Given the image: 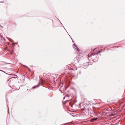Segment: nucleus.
Masks as SVG:
<instances>
[{
  "label": "nucleus",
  "instance_id": "nucleus-4",
  "mask_svg": "<svg viewBox=\"0 0 125 125\" xmlns=\"http://www.w3.org/2000/svg\"><path fill=\"white\" fill-rule=\"evenodd\" d=\"M41 81L42 82V84H43V80L42 79H41Z\"/></svg>",
  "mask_w": 125,
  "mask_h": 125
},
{
  "label": "nucleus",
  "instance_id": "nucleus-8",
  "mask_svg": "<svg viewBox=\"0 0 125 125\" xmlns=\"http://www.w3.org/2000/svg\"><path fill=\"white\" fill-rule=\"evenodd\" d=\"M11 54H13V53H12V52H11Z\"/></svg>",
  "mask_w": 125,
  "mask_h": 125
},
{
  "label": "nucleus",
  "instance_id": "nucleus-10",
  "mask_svg": "<svg viewBox=\"0 0 125 125\" xmlns=\"http://www.w3.org/2000/svg\"><path fill=\"white\" fill-rule=\"evenodd\" d=\"M94 54V53H93V54H92V55H93V54Z\"/></svg>",
  "mask_w": 125,
  "mask_h": 125
},
{
  "label": "nucleus",
  "instance_id": "nucleus-9",
  "mask_svg": "<svg viewBox=\"0 0 125 125\" xmlns=\"http://www.w3.org/2000/svg\"><path fill=\"white\" fill-rule=\"evenodd\" d=\"M95 49H94L93 50V51H94L95 50Z\"/></svg>",
  "mask_w": 125,
  "mask_h": 125
},
{
  "label": "nucleus",
  "instance_id": "nucleus-6",
  "mask_svg": "<svg viewBox=\"0 0 125 125\" xmlns=\"http://www.w3.org/2000/svg\"><path fill=\"white\" fill-rule=\"evenodd\" d=\"M28 69L30 71V68H28Z\"/></svg>",
  "mask_w": 125,
  "mask_h": 125
},
{
  "label": "nucleus",
  "instance_id": "nucleus-1",
  "mask_svg": "<svg viewBox=\"0 0 125 125\" xmlns=\"http://www.w3.org/2000/svg\"><path fill=\"white\" fill-rule=\"evenodd\" d=\"M73 48L75 50H78V47H77V46L75 44H73Z\"/></svg>",
  "mask_w": 125,
  "mask_h": 125
},
{
  "label": "nucleus",
  "instance_id": "nucleus-3",
  "mask_svg": "<svg viewBox=\"0 0 125 125\" xmlns=\"http://www.w3.org/2000/svg\"><path fill=\"white\" fill-rule=\"evenodd\" d=\"M97 119V118H95L91 120V122H93L94 121V120H96Z\"/></svg>",
  "mask_w": 125,
  "mask_h": 125
},
{
  "label": "nucleus",
  "instance_id": "nucleus-2",
  "mask_svg": "<svg viewBox=\"0 0 125 125\" xmlns=\"http://www.w3.org/2000/svg\"><path fill=\"white\" fill-rule=\"evenodd\" d=\"M39 86V85H37L34 86L32 87V89H34V88L35 89V88H36L37 87H38Z\"/></svg>",
  "mask_w": 125,
  "mask_h": 125
},
{
  "label": "nucleus",
  "instance_id": "nucleus-5",
  "mask_svg": "<svg viewBox=\"0 0 125 125\" xmlns=\"http://www.w3.org/2000/svg\"><path fill=\"white\" fill-rule=\"evenodd\" d=\"M100 52V51H99V52H96V53H98Z\"/></svg>",
  "mask_w": 125,
  "mask_h": 125
},
{
  "label": "nucleus",
  "instance_id": "nucleus-7",
  "mask_svg": "<svg viewBox=\"0 0 125 125\" xmlns=\"http://www.w3.org/2000/svg\"><path fill=\"white\" fill-rule=\"evenodd\" d=\"M26 67L27 68H28V67L27 66H26Z\"/></svg>",
  "mask_w": 125,
  "mask_h": 125
}]
</instances>
